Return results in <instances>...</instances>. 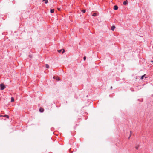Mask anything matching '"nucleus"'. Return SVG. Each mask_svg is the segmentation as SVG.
Instances as JSON below:
<instances>
[{
  "label": "nucleus",
  "instance_id": "22",
  "mask_svg": "<svg viewBox=\"0 0 153 153\" xmlns=\"http://www.w3.org/2000/svg\"><path fill=\"white\" fill-rule=\"evenodd\" d=\"M151 62H153V60L151 61Z\"/></svg>",
  "mask_w": 153,
  "mask_h": 153
},
{
  "label": "nucleus",
  "instance_id": "24",
  "mask_svg": "<svg viewBox=\"0 0 153 153\" xmlns=\"http://www.w3.org/2000/svg\"><path fill=\"white\" fill-rule=\"evenodd\" d=\"M0 116H1V117H2V116H2V115H0Z\"/></svg>",
  "mask_w": 153,
  "mask_h": 153
},
{
  "label": "nucleus",
  "instance_id": "28",
  "mask_svg": "<svg viewBox=\"0 0 153 153\" xmlns=\"http://www.w3.org/2000/svg\"><path fill=\"white\" fill-rule=\"evenodd\" d=\"M53 78H54V79H55V77H53Z\"/></svg>",
  "mask_w": 153,
  "mask_h": 153
},
{
  "label": "nucleus",
  "instance_id": "13",
  "mask_svg": "<svg viewBox=\"0 0 153 153\" xmlns=\"http://www.w3.org/2000/svg\"><path fill=\"white\" fill-rule=\"evenodd\" d=\"M56 79L58 80H60V79L59 77H57Z\"/></svg>",
  "mask_w": 153,
  "mask_h": 153
},
{
  "label": "nucleus",
  "instance_id": "20",
  "mask_svg": "<svg viewBox=\"0 0 153 153\" xmlns=\"http://www.w3.org/2000/svg\"><path fill=\"white\" fill-rule=\"evenodd\" d=\"M131 134L129 136V137H128V139H129L130 138V137H131Z\"/></svg>",
  "mask_w": 153,
  "mask_h": 153
},
{
  "label": "nucleus",
  "instance_id": "4",
  "mask_svg": "<svg viewBox=\"0 0 153 153\" xmlns=\"http://www.w3.org/2000/svg\"><path fill=\"white\" fill-rule=\"evenodd\" d=\"M115 27L114 26H113L112 27H111V30H112V31H114V29L115 28Z\"/></svg>",
  "mask_w": 153,
  "mask_h": 153
},
{
  "label": "nucleus",
  "instance_id": "25",
  "mask_svg": "<svg viewBox=\"0 0 153 153\" xmlns=\"http://www.w3.org/2000/svg\"><path fill=\"white\" fill-rule=\"evenodd\" d=\"M30 56V58H31V56Z\"/></svg>",
  "mask_w": 153,
  "mask_h": 153
},
{
  "label": "nucleus",
  "instance_id": "14",
  "mask_svg": "<svg viewBox=\"0 0 153 153\" xmlns=\"http://www.w3.org/2000/svg\"><path fill=\"white\" fill-rule=\"evenodd\" d=\"M82 12H83V13H85V12H86V10H82Z\"/></svg>",
  "mask_w": 153,
  "mask_h": 153
},
{
  "label": "nucleus",
  "instance_id": "27",
  "mask_svg": "<svg viewBox=\"0 0 153 153\" xmlns=\"http://www.w3.org/2000/svg\"><path fill=\"white\" fill-rule=\"evenodd\" d=\"M30 56V58H31V56Z\"/></svg>",
  "mask_w": 153,
  "mask_h": 153
},
{
  "label": "nucleus",
  "instance_id": "23",
  "mask_svg": "<svg viewBox=\"0 0 153 153\" xmlns=\"http://www.w3.org/2000/svg\"><path fill=\"white\" fill-rule=\"evenodd\" d=\"M131 133H132L131 131H130V133H131Z\"/></svg>",
  "mask_w": 153,
  "mask_h": 153
},
{
  "label": "nucleus",
  "instance_id": "17",
  "mask_svg": "<svg viewBox=\"0 0 153 153\" xmlns=\"http://www.w3.org/2000/svg\"><path fill=\"white\" fill-rule=\"evenodd\" d=\"M86 57L85 56H84V58H83L84 60V61H85L86 60Z\"/></svg>",
  "mask_w": 153,
  "mask_h": 153
},
{
  "label": "nucleus",
  "instance_id": "10",
  "mask_svg": "<svg viewBox=\"0 0 153 153\" xmlns=\"http://www.w3.org/2000/svg\"><path fill=\"white\" fill-rule=\"evenodd\" d=\"M97 15V14L95 13H94L92 15V16H95Z\"/></svg>",
  "mask_w": 153,
  "mask_h": 153
},
{
  "label": "nucleus",
  "instance_id": "1",
  "mask_svg": "<svg viewBox=\"0 0 153 153\" xmlns=\"http://www.w3.org/2000/svg\"><path fill=\"white\" fill-rule=\"evenodd\" d=\"M0 87L1 89V90H3L5 88V87L4 84H0Z\"/></svg>",
  "mask_w": 153,
  "mask_h": 153
},
{
  "label": "nucleus",
  "instance_id": "9",
  "mask_svg": "<svg viewBox=\"0 0 153 153\" xmlns=\"http://www.w3.org/2000/svg\"><path fill=\"white\" fill-rule=\"evenodd\" d=\"M14 99L13 97H12L11 98V102H14Z\"/></svg>",
  "mask_w": 153,
  "mask_h": 153
},
{
  "label": "nucleus",
  "instance_id": "26",
  "mask_svg": "<svg viewBox=\"0 0 153 153\" xmlns=\"http://www.w3.org/2000/svg\"><path fill=\"white\" fill-rule=\"evenodd\" d=\"M30 56V58H31V56Z\"/></svg>",
  "mask_w": 153,
  "mask_h": 153
},
{
  "label": "nucleus",
  "instance_id": "21",
  "mask_svg": "<svg viewBox=\"0 0 153 153\" xmlns=\"http://www.w3.org/2000/svg\"><path fill=\"white\" fill-rule=\"evenodd\" d=\"M112 88V86H111V89Z\"/></svg>",
  "mask_w": 153,
  "mask_h": 153
},
{
  "label": "nucleus",
  "instance_id": "6",
  "mask_svg": "<svg viewBox=\"0 0 153 153\" xmlns=\"http://www.w3.org/2000/svg\"><path fill=\"white\" fill-rule=\"evenodd\" d=\"M43 1L45 2V4H47L48 2V0H43Z\"/></svg>",
  "mask_w": 153,
  "mask_h": 153
},
{
  "label": "nucleus",
  "instance_id": "7",
  "mask_svg": "<svg viewBox=\"0 0 153 153\" xmlns=\"http://www.w3.org/2000/svg\"><path fill=\"white\" fill-rule=\"evenodd\" d=\"M3 117H7V118H9V117L8 115H5L3 116Z\"/></svg>",
  "mask_w": 153,
  "mask_h": 153
},
{
  "label": "nucleus",
  "instance_id": "12",
  "mask_svg": "<svg viewBox=\"0 0 153 153\" xmlns=\"http://www.w3.org/2000/svg\"><path fill=\"white\" fill-rule=\"evenodd\" d=\"M145 75V74H144V75H143L141 76V79H143V78H144V76Z\"/></svg>",
  "mask_w": 153,
  "mask_h": 153
},
{
  "label": "nucleus",
  "instance_id": "15",
  "mask_svg": "<svg viewBox=\"0 0 153 153\" xmlns=\"http://www.w3.org/2000/svg\"><path fill=\"white\" fill-rule=\"evenodd\" d=\"M138 148H139V146H136V147H135V148L137 149H138Z\"/></svg>",
  "mask_w": 153,
  "mask_h": 153
},
{
  "label": "nucleus",
  "instance_id": "19",
  "mask_svg": "<svg viewBox=\"0 0 153 153\" xmlns=\"http://www.w3.org/2000/svg\"><path fill=\"white\" fill-rule=\"evenodd\" d=\"M58 10L59 11L60 10V8H57Z\"/></svg>",
  "mask_w": 153,
  "mask_h": 153
},
{
  "label": "nucleus",
  "instance_id": "5",
  "mask_svg": "<svg viewBox=\"0 0 153 153\" xmlns=\"http://www.w3.org/2000/svg\"><path fill=\"white\" fill-rule=\"evenodd\" d=\"M123 4L124 5H126L127 4V0H126V1H124L123 3Z\"/></svg>",
  "mask_w": 153,
  "mask_h": 153
},
{
  "label": "nucleus",
  "instance_id": "11",
  "mask_svg": "<svg viewBox=\"0 0 153 153\" xmlns=\"http://www.w3.org/2000/svg\"><path fill=\"white\" fill-rule=\"evenodd\" d=\"M46 67L47 68H49V65L48 64H46Z\"/></svg>",
  "mask_w": 153,
  "mask_h": 153
},
{
  "label": "nucleus",
  "instance_id": "8",
  "mask_svg": "<svg viewBox=\"0 0 153 153\" xmlns=\"http://www.w3.org/2000/svg\"><path fill=\"white\" fill-rule=\"evenodd\" d=\"M54 9H52L50 11L51 13H54Z\"/></svg>",
  "mask_w": 153,
  "mask_h": 153
},
{
  "label": "nucleus",
  "instance_id": "2",
  "mask_svg": "<svg viewBox=\"0 0 153 153\" xmlns=\"http://www.w3.org/2000/svg\"><path fill=\"white\" fill-rule=\"evenodd\" d=\"M39 110L40 112H42L44 111V109L43 108H40L39 109Z\"/></svg>",
  "mask_w": 153,
  "mask_h": 153
},
{
  "label": "nucleus",
  "instance_id": "16",
  "mask_svg": "<svg viewBox=\"0 0 153 153\" xmlns=\"http://www.w3.org/2000/svg\"><path fill=\"white\" fill-rule=\"evenodd\" d=\"M62 50H59L58 51V52H59V53H60L61 51H62Z\"/></svg>",
  "mask_w": 153,
  "mask_h": 153
},
{
  "label": "nucleus",
  "instance_id": "18",
  "mask_svg": "<svg viewBox=\"0 0 153 153\" xmlns=\"http://www.w3.org/2000/svg\"><path fill=\"white\" fill-rule=\"evenodd\" d=\"M63 51L62 53H63L65 51V50L64 49H63Z\"/></svg>",
  "mask_w": 153,
  "mask_h": 153
},
{
  "label": "nucleus",
  "instance_id": "3",
  "mask_svg": "<svg viewBox=\"0 0 153 153\" xmlns=\"http://www.w3.org/2000/svg\"><path fill=\"white\" fill-rule=\"evenodd\" d=\"M114 9L115 10H117L118 9V6L117 5H115L114 7Z\"/></svg>",
  "mask_w": 153,
  "mask_h": 153
}]
</instances>
